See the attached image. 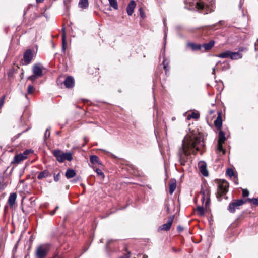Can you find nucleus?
Wrapping results in <instances>:
<instances>
[{"label":"nucleus","instance_id":"obj_1","mask_svg":"<svg viewBox=\"0 0 258 258\" xmlns=\"http://www.w3.org/2000/svg\"><path fill=\"white\" fill-rule=\"evenodd\" d=\"M204 145L203 139L200 136H186L182 141V144L178 151L180 164L184 165L187 156L191 153L196 154L199 150V146Z\"/></svg>","mask_w":258,"mask_h":258},{"label":"nucleus","instance_id":"obj_2","mask_svg":"<svg viewBox=\"0 0 258 258\" xmlns=\"http://www.w3.org/2000/svg\"><path fill=\"white\" fill-rule=\"evenodd\" d=\"M214 3L211 2L210 4H208L205 2L200 1L196 3V8L200 12L204 14H208L214 11Z\"/></svg>","mask_w":258,"mask_h":258},{"label":"nucleus","instance_id":"obj_3","mask_svg":"<svg viewBox=\"0 0 258 258\" xmlns=\"http://www.w3.org/2000/svg\"><path fill=\"white\" fill-rule=\"evenodd\" d=\"M200 193L202 196L201 200L203 203V205H204L205 208L207 209L209 208L210 205V190L209 188L205 185L204 187H202Z\"/></svg>","mask_w":258,"mask_h":258},{"label":"nucleus","instance_id":"obj_4","mask_svg":"<svg viewBox=\"0 0 258 258\" xmlns=\"http://www.w3.org/2000/svg\"><path fill=\"white\" fill-rule=\"evenodd\" d=\"M54 156L59 162H63L66 160L70 161L72 160V155L70 152L63 153L60 150H54L53 152Z\"/></svg>","mask_w":258,"mask_h":258},{"label":"nucleus","instance_id":"obj_5","mask_svg":"<svg viewBox=\"0 0 258 258\" xmlns=\"http://www.w3.org/2000/svg\"><path fill=\"white\" fill-rule=\"evenodd\" d=\"M216 56L221 58H230L231 59H238L242 58V55L238 52H233L230 51H226L216 55Z\"/></svg>","mask_w":258,"mask_h":258},{"label":"nucleus","instance_id":"obj_6","mask_svg":"<svg viewBox=\"0 0 258 258\" xmlns=\"http://www.w3.org/2000/svg\"><path fill=\"white\" fill-rule=\"evenodd\" d=\"M229 188L228 183L225 180H220L218 182L217 196L221 197L226 194Z\"/></svg>","mask_w":258,"mask_h":258},{"label":"nucleus","instance_id":"obj_7","mask_svg":"<svg viewBox=\"0 0 258 258\" xmlns=\"http://www.w3.org/2000/svg\"><path fill=\"white\" fill-rule=\"evenodd\" d=\"M48 251V247L45 245L39 246L36 250V256L37 258H44Z\"/></svg>","mask_w":258,"mask_h":258},{"label":"nucleus","instance_id":"obj_8","mask_svg":"<svg viewBox=\"0 0 258 258\" xmlns=\"http://www.w3.org/2000/svg\"><path fill=\"white\" fill-rule=\"evenodd\" d=\"M244 203V201L242 200H238L230 203L228 206V210L231 213H234L236 209H238L239 207Z\"/></svg>","mask_w":258,"mask_h":258},{"label":"nucleus","instance_id":"obj_9","mask_svg":"<svg viewBox=\"0 0 258 258\" xmlns=\"http://www.w3.org/2000/svg\"><path fill=\"white\" fill-rule=\"evenodd\" d=\"M33 58V51L30 49L27 50L23 55V60L25 64H29Z\"/></svg>","mask_w":258,"mask_h":258},{"label":"nucleus","instance_id":"obj_10","mask_svg":"<svg viewBox=\"0 0 258 258\" xmlns=\"http://www.w3.org/2000/svg\"><path fill=\"white\" fill-rule=\"evenodd\" d=\"M32 72L34 74L38 77L43 75V67L40 63H36L33 65Z\"/></svg>","mask_w":258,"mask_h":258},{"label":"nucleus","instance_id":"obj_11","mask_svg":"<svg viewBox=\"0 0 258 258\" xmlns=\"http://www.w3.org/2000/svg\"><path fill=\"white\" fill-rule=\"evenodd\" d=\"M174 216H171L169 217L168 219V221L167 223H165L163 225H162L161 226L159 227V230H165V231H168L172 224V223L174 220Z\"/></svg>","mask_w":258,"mask_h":258},{"label":"nucleus","instance_id":"obj_12","mask_svg":"<svg viewBox=\"0 0 258 258\" xmlns=\"http://www.w3.org/2000/svg\"><path fill=\"white\" fill-rule=\"evenodd\" d=\"M136 6V4L135 1L132 0L130 1L126 8L127 13L129 16L133 14Z\"/></svg>","mask_w":258,"mask_h":258},{"label":"nucleus","instance_id":"obj_13","mask_svg":"<svg viewBox=\"0 0 258 258\" xmlns=\"http://www.w3.org/2000/svg\"><path fill=\"white\" fill-rule=\"evenodd\" d=\"M64 84L66 88H72L74 86V80L73 77L68 76L64 81Z\"/></svg>","mask_w":258,"mask_h":258},{"label":"nucleus","instance_id":"obj_14","mask_svg":"<svg viewBox=\"0 0 258 258\" xmlns=\"http://www.w3.org/2000/svg\"><path fill=\"white\" fill-rule=\"evenodd\" d=\"M26 159V157L24 156L22 153H20L15 156L12 163L19 164Z\"/></svg>","mask_w":258,"mask_h":258},{"label":"nucleus","instance_id":"obj_15","mask_svg":"<svg viewBox=\"0 0 258 258\" xmlns=\"http://www.w3.org/2000/svg\"><path fill=\"white\" fill-rule=\"evenodd\" d=\"M17 198V194L15 192L12 193L10 195L8 200V204L10 205L11 207H13L15 204L16 200Z\"/></svg>","mask_w":258,"mask_h":258},{"label":"nucleus","instance_id":"obj_16","mask_svg":"<svg viewBox=\"0 0 258 258\" xmlns=\"http://www.w3.org/2000/svg\"><path fill=\"white\" fill-rule=\"evenodd\" d=\"M226 174L230 178H232L233 177L234 179V183L236 184H238V180L237 179V177L235 175L233 169L231 168L228 169L226 171Z\"/></svg>","mask_w":258,"mask_h":258},{"label":"nucleus","instance_id":"obj_17","mask_svg":"<svg viewBox=\"0 0 258 258\" xmlns=\"http://www.w3.org/2000/svg\"><path fill=\"white\" fill-rule=\"evenodd\" d=\"M222 124V122L221 117V113L219 112L217 119L214 121V124L218 129L221 130Z\"/></svg>","mask_w":258,"mask_h":258},{"label":"nucleus","instance_id":"obj_18","mask_svg":"<svg viewBox=\"0 0 258 258\" xmlns=\"http://www.w3.org/2000/svg\"><path fill=\"white\" fill-rule=\"evenodd\" d=\"M187 46L190 47L192 50H199L201 49L202 46L199 44H195L194 43H188Z\"/></svg>","mask_w":258,"mask_h":258},{"label":"nucleus","instance_id":"obj_19","mask_svg":"<svg viewBox=\"0 0 258 258\" xmlns=\"http://www.w3.org/2000/svg\"><path fill=\"white\" fill-rule=\"evenodd\" d=\"M50 176L49 172L48 170H44L41 172L39 175H38V179L39 180H41L44 178Z\"/></svg>","mask_w":258,"mask_h":258},{"label":"nucleus","instance_id":"obj_20","mask_svg":"<svg viewBox=\"0 0 258 258\" xmlns=\"http://www.w3.org/2000/svg\"><path fill=\"white\" fill-rule=\"evenodd\" d=\"M75 175L76 172L75 170L71 169H68L65 173V176L68 179L74 177Z\"/></svg>","mask_w":258,"mask_h":258},{"label":"nucleus","instance_id":"obj_21","mask_svg":"<svg viewBox=\"0 0 258 258\" xmlns=\"http://www.w3.org/2000/svg\"><path fill=\"white\" fill-rule=\"evenodd\" d=\"M225 140H226V138H225V133L222 130H220L218 134V142L224 143Z\"/></svg>","mask_w":258,"mask_h":258},{"label":"nucleus","instance_id":"obj_22","mask_svg":"<svg viewBox=\"0 0 258 258\" xmlns=\"http://www.w3.org/2000/svg\"><path fill=\"white\" fill-rule=\"evenodd\" d=\"M215 42L213 40L210 41L207 43H205L203 45V47L204 48L205 50H209L211 49L214 45Z\"/></svg>","mask_w":258,"mask_h":258},{"label":"nucleus","instance_id":"obj_23","mask_svg":"<svg viewBox=\"0 0 258 258\" xmlns=\"http://www.w3.org/2000/svg\"><path fill=\"white\" fill-rule=\"evenodd\" d=\"M90 162L91 163L95 164H101L99 158L96 155H92L90 157Z\"/></svg>","mask_w":258,"mask_h":258},{"label":"nucleus","instance_id":"obj_24","mask_svg":"<svg viewBox=\"0 0 258 258\" xmlns=\"http://www.w3.org/2000/svg\"><path fill=\"white\" fill-rule=\"evenodd\" d=\"M176 187L175 181H172L169 184V193L171 195L173 193Z\"/></svg>","mask_w":258,"mask_h":258},{"label":"nucleus","instance_id":"obj_25","mask_svg":"<svg viewBox=\"0 0 258 258\" xmlns=\"http://www.w3.org/2000/svg\"><path fill=\"white\" fill-rule=\"evenodd\" d=\"M78 5L81 8H87L88 6V0H80Z\"/></svg>","mask_w":258,"mask_h":258},{"label":"nucleus","instance_id":"obj_26","mask_svg":"<svg viewBox=\"0 0 258 258\" xmlns=\"http://www.w3.org/2000/svg\"><path fill=\"white\" fill-rule=\"evenodd\" d=\"M109 3L113 9L117 10L118 9V4L117 0H109Z\"/></svg>","mask_w":258,"mask_h":258},{"label":"nucleus","instance_id":"obj_27","mask_svg":"<svg viewBox=\"0 0 258 258\" xmlns=\"http://www.w3.org/2000/svg\"><path fill=\"white\" fill-rule=\"evenodd\" d=\"M200 171L201 173L204 176H207L208 175V172L206 169V166L205 165H201L200 167Z\"/></svg>","mask_w":258,"mask_h":258},{"label":"nucleus","instance_id":"obj_28","mask_svg":"<svg viewBox=\"0 0 258 258\" xmlns=\"http://www.w3.org/2000/svg\"><path fill=\"white\" fill-rule=\"evenodd\" d=\"M223 143L218 142L217 150L219 152H222L223 154H225V150L223 148Z\"/></svg>","mask_w":258,"mask_h":258},{"label":"nucleus","instance_id":"obj_29","mask_svg":"<svg viewBox=\"0 0 258 258\" xmlns=\"http://www.w3.org/2000/svg\"><path fill=\"white\" fill-rule=\"evenodd\" d=\"M62 49L63 51H64L66 49V35L65 33H63L62 35Z\"/></svg>","mask_w":258,"mask_h":258},{"label":"nucleus","instance_id":"obj_30","mask_svg":"<svg viewBox=\"0 0 258 258\" xmlns=\"http://www.w3.org/2000/svg\"><path fill=\"white\" fill-rule=\"evenodd\" d=\"M197 211L198 212L199 214L203 216L204 215V208L203 207L199 206L197 208Z\"/></svg>","mask_w":258,"mask_h":258},{"label":"nucleus","instance_id":"obj_31","mask_svg":"<svg viewBox=\"0 0 258 258\" xmlns=\"http://www.w3.org/2000/svg\"><path fill=\"white\" fill-rule=\"evenodd\" d=\"M95 171L98 175L101 176L102 179L104 178L105 175L103 172L100 169L97 168L95 170Z\"/></svg>","mask_w":258,"mask_h":258},{"label":"nucleus","instance_id":"obj_32","mask_svg":"<svg viewBox=\"0 0 258 258\" xmlns=\"http://www.w3.org/2000/svg\"><path fill=\"white\" fill-rule=\"evenodd\" d=\"M199 117V115L195 112L192 113L191 114L189 115L187 117V118L188 119H190L191 118H193L195 119H198Z\"/></svg>","mask_w":258,"mask_h":258},{"label":"nucleus","instance_id":"obj_33","mask_svg":"<svg viewBox=\"0 0 258 258\" xmlns=\"http://www.w3.org/2000/svg\"><path fill=\"white\" fill-rule=\"evenodd\" d=\"M38 78V77L36 76L35 74H33L32 75L29 76L28 77V79L31 80V81H34Z\"/></svg>","mask_w":258,"mask_h":258},{"label":"nucleus","instance_id":"obj_34","mask_svg":"<svg viewBox=\"0 0 258 258\" xmlns=\"http://www.w3.org/2000/svg\"><path fill=\"white\" fill-rule=\"evenodd\" d=\"M33 152V151L31 149L30 150H26L22 154H23V155L24 156H26V159L27 158V157H28V155L31 153Z\"/></svg>","mask_w":258,"mask_h":258},{"label":"nucleus","instance_id":"obj_35","mask_svg":"<svg viewBox=\"0 0 258 258\" xmlns=\"http://www.w3.org/2000/svg\"><path fill=\"white\" fill-rule=\"evenodd\" d=\"M34 87L32 85H29L28 87V93L29 94H32L33 93V91H34Z\"/></svg>","mask_w":258,"mask_h":258},{"label":"nucleus","instance_id":"obj_36","mask_svg":"<svg viewBox=\"0 0 258 258\" xmlns=\"http://www.w3.org/2000/svg\"><path fill=\"white\" fill-rule=\"evenodd\" d=\"M50 135V132L49 131V129H47L45 131V133L44 135V139H46L49 137Z\"/></svg>","mask_w":258,"mask_h":258},{"label":"nucleus","instance_id":"obj_37","mask_svg":"<svg viewBox=\"0 0 258 258\" xmlns=\"http://www.w3.org/2000/svg\"><path fill=\"white\" fill-rule=\"evenodd\" d=\"M249 195V191L247 189H243L242 190V196L244 197H247Z\"/></svg>","mask_w":258,"mask_h":258},{"label":"nucleus","instance_id":"obj_38","mask_svg":"<svg viewBox=\"0 0 258 258\" xmlns=\"http://www.w3.org/2000/svg\"><path fill=\"white\" fill-rule=\"evenodd\" d=\"M59 175H60V174L58 173L57 174H55L54 175V180L55 181L57 182L59 180Z\"/></svg>","mask_w":258,"mask_h":258},{"label":"nucleus","instance_id":"obj_39","mask_svg":"<svg viewBox=\"0 0 258 258\" xmlns=\"http://www.w3.org/2000/svg\"><path fill=\"white\" fill-rule=\"evenodd\" d=\"M249 200L251 201L254 204H258V200L256 198H253L252 199H249Z\"/></svg>","mask_w":258,"mask_h":258},{"label":"nucleus","instance_id":"obj_40","mask_svg":"<svg viewBox=\"0 0 258 258\" xmlns=\"http://www.w3.org/2000/svg\"><path fill=\"white\" fill-rule=\"evenodd\" d=\"M55 212H56L55 210H53L50 212V214L51 215H53L55 214Z\"/></svg>","mask_w":258,"mask_h":258},{"label":"nucleus","instance_id":"obj_41","mask_svg":"<svg viewBox=\"0 0 258 258\" xmlns=\"http://www.w3.org/2000/svg\"><path fill=\"white\" fill-rule=\"evenodd\" d=\"M37 3H42L44 0H36Z\"/></svg>","mask_w":258,"mask_h":258},{"label":"nucleus","instance_id":"obj_42","mask_svg":"<svg viewBox=\"0 0 258 258\" xmlns=\"http://www.w3.org/2000/svg\"><path fill=\"white\" fill-rule=\"evenodd\" d=\"M140 11H141L140 12V15L142 17H143V13H142V12L141 11V9H140Z\"/></svg>","mask_w":258,"mask_h":258},{"label":"nucleus","instance_id":"obj_43","mask_svg":"<svg viewBox=\"0 0 258 258\" xmlns=\"http://www.w3.org/2000/svg\"><path fill=\"white\" fill-rule=\"evenodd\" d=\"M212 73H213V74H215V68H213Z\"/></svg>","mask_w":258,"mask_h":258},{"label":"nucleus","instance_id":"obj_44","mask_svg":"<svg viewBox=\"0 0 258 258\" xmlns=\"http://www.w3.org/2000/svg\"><path fill=\"white\" fill-rule=\"evenodd\" d=\"M142 258H148V256L145 255V254H144V255H143Z\"/></svg>","mask_w":258,"mask_h":258},{"label":"nucleus","instance_id":"obj_45","mask_svg":"<svg viewBox=\"0 0 258 258\" xmlns=\"http://www.w3.org/2000/svg\"><path fill=\"white\" fill-rule=\"evenodd\" d=\"M178 229L179 231H182L183 230V228H181L180 227H178Z\"/></svg>","mask_w":258,"mask_h":258},{"label":"nucleus","instance_id":"obj_46","mask_svg":"<svg viewBox=\"0 0 258 258\" xmlns=\"http://www.w3.org/2000/svg\"><path fill=\"white\" fill-rule=\"evenodd\" d=\"M58 209V206H56L54 210H55V211Z\"/></svg>","mask_w":258,"mask_h":258},{"label":"nucleus","instance_id":"obj_47","mask_svg":"<svg viewBox=\"0 0 258 258\" xmlns=\"http://www.w3.org/2000/svg\"><path fill=\"white\" fill-rule=\"evenodd\" d=\"M111 241H112V240H108V242H107V245H108L109 243H110V242Z\"/></svg>","mask_w":258,"mask_h":258},{"label":"nucleus","instance_id":"obj_48","mask_svg":"<svg viewBox=\"0 0 258 258\" xmlns=\"http://www.w3.org/2000/svg\"><path fill=\"white\" fill-rule=\"evenodd\" d=\"M120 258H128V257L126 256H123L122 257H121Z\"/></svg>","mask_w":258,"mask_h":258},{"label":"nucleus","instance_id":"obj_49","mask_svg":"<svg viewBox=\"0 0 258 258\" xmlns=\"http://www.w3.org/2000/svg\"><path fill=\"white\" fill-rule=\"evenodd\" d=\"M166 36H166V34H165V36H164V39H166Z\"/></svg>","mask_w":258,"mask_h":258},{"label":"nucleus","instance_id":"obj_50","mask_svg":"<svg viewBox=\"0 0 258 258\" xmlns=\"http://www.w3.org/2000/svg\"><path fill=\"white\" fill-rule=\"evenodd\" d=\"M164 69H166V66H164Z\"/></svg>","mask_w":258,"mask_h":258},{"label":"nucleus","instance_id":"obj_51","mask_svg":"<svg viewBox=\"0 0 258 258\" xmlns=\"http://www.w3.org/2000/svg\"><path fill=\"white\" fill-rule=\"evenodd\" d=\"M84 140H85V142H87V140H86V138H84Z\"/></svg>","mask_w":258,"mask_h":258}]
</instances>
